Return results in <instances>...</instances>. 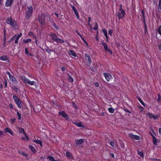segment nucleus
Masks as SVG:
<instances>
[{"instance_id": "f257e3e1", "label": "nucleus", "mask_w": 161, "mask_h": 161, "mask_svg": "<svg viewBox=\"0 0 161 161\" xmlns=\"http://www.w3.org/2000/svg\"><path fill=\"white\" fill-rule=\"evenodd\" d=\"M48 35L52 40L57 43H63L64 42V40L58 38L57 35L55 33H51L49 34Z\"/></svg>"}, {"instance_id": "f03ea898", "label": "nucleus", "mask_w": 161, "mask_h": 161, "mask_svg": "<svg viewBox=\"0 0 161 161\" xmlns=\"http://www.w3.org/2000/svg\"><path fill=\"white\" fill-rule=\"evenodd\" d=\"M27 10L25 11V19L26 20L30 19L33 15V8L32 6H27Z\"/></svg>"}, {"instance_id": "7ed1b4c3", "label": "nucleus", "mask_w": 161, "mask_h": 161, "mask_svg": "<svg viewBox=\"0 0 161 161\" xmlns=\"http://www.w3.org/2000/svg\"><path fill=\"white\" fill-rule=\"evenodd\" d=\"M21 79L25 84H27L33 86L35 85L36 83L34 81H31L29 79H27L24 75H22L20 76Z\"/></svg>"}, {"instance_id": "20e7f679", "label": "nucleus", "mask_w": 161, "mask_h": 161, "mask_svg": "<svg viewBox=\"0 0 161 161\" xmlns=\"http://www.w3.org/2000/svg\"><path fill=\"white\" fill-rule=\"evenodd\" d=\"M13 99L17 107L19 108L22 107L21 102L19 98L15 95H13Z\"/></svg>"}, {"instance_id": "39448f33", "label": "nucleus", "mask_w": 161, "mask_h": 161, "mask_svg": "<svg viewBox=\"0 0 161 161\" xmlns=\"http://www.w3.org/2000/svg\"><path fill=\"white\" fill-rule=\"evenodd\" d=\"M38 20L41 25H43L45 23V17L42 14H41L38 17Z\"/></svg>"}, {"instance_id": "423d86ee", "label": "nucleus", "mask_w": 161, "mask_h": 161, "mask_svg": "<svg viewBox=\"0 0 161 161\" xmlns=\"http://www.w3.org/2000/svg\"><path fill=\"white\" fill-rule=\"evenodd\" d=\"M125 11H120L119 12L117 13V16L119 19H123L125 16Z\"/></svg>"}, {"instance_id": "0eeeda50", "label": "nucleus", "mask_w": 161, "mask_h": 161, "mask_svg": "<svg viewBox=\"0 0 161 161\" xmlns=\"http://www.w3.org/2000/svg\"><path fill=\"white\" fill-rule=\"evenodd\" d=\"M85 57L86 60L87 61V66H90L92 63L91 58L90 56L86 53L85 54Z\"/></svg>"}, {"instance_id": "6e6552de", "label": "nucleus", "mask_w": 161, "mask_h": 161, "mask_svg": "<svg viewBox=\"0 0 161 161\" xmlns=\"http://www.w3.org/2000/svg\"><path fill=\"white\" fill-rule=\"evenodd\" d=\"M129 137L132 139L138 140L140 139V137L136 135H135L132 133H130L128 134Z\"/></svg>"}, {"instance_id": "1a4fd4ad", "label": "nucleus", "mask_w": 161, "mask_h": 161, "mask_svg": "<svg viewBox=\"0 0 161 161\" xmlns=\"http://www.w3.org/2000/svg\"><path fill=\"white\" fill-rule=\"evenodd\" d=\"M103 75L108 81H109L112 77V75L108 73H104Z\"/></svg>"}, {"instance_id": "9d476101", "label": "nucleus", "mask_w": 161, "mask_h": 161, "mask_svg": "<svg viewBox=\"0 0 161 161\" xmlns=\"http://www.w3.org/2000/svg\"><path fill=\"white\" fill-rule=\"evenodd\" d=\"M58 114L59 115L62 116L66 119H69L68 115L64 111H59Z\"/></svg>"}, {"instance_id": "9b49d317", "label": "nucleus", "mask_w": 161, "mask_h": 161, "mask_svg": "<svg viewBox=\"0 0 161 161\" xmlns=\"http://www.w3.org/2000/svg\"><path fill=\"white\" fill-rule=\"evenodd\" d=\"M9 79L13 84H16L17 83V81L14 76L12 75L9 77Z\"/></svg>"}, {"instance_id": "f8f14e48", "label": "nucleus", "mask_w": 161, "mask_h": 161, "mask_svg": "<svg viewBox=\"0 0 161 161\" xmlns=\"http://www.w3.org/2000/svg\"><path fill=\"white\" fill-rule=\"evenodd\" d=\"M150 134L153 138V144L157 146V145L158 140L156 139L155 137L154 136L152 133H151Z\"/></svg>"}, {"instance_id": "ddd939ff", "label": "nucleus", "mask_w": 161, "mask_h": 161, "mask_svg": "<svg viewBox=\"0 0 161 161\" xmlns=\"http://www.w3.org/2000/svg\"><path fill=\"white\" fill-rule=\"evenodd\" d=\"M9 25L14 29H16V27L17 25V22L15 20H14L13 22H11V24Z\"/></svg>"}, {"instance_id": "4468645a", "label": "nucleus", "mask_w": 161, "mask_h": 161, "mask_svg": "<svg viewBox=\"0 0 161 161\" xmlns=\"http://www.w3.org/2000/svg\"><path fill=\"white\" fill-rule=\"evenodd\" d=\"M102 45L103 46L105 50L107 52H108L109 51V49L108 48L106 43L104 42H101Z\"/></svg>"}, {"instance_id": "2eb2a0df", "label": "nucleus", "mask_w": 161, "mask_h": 161, "mask_svg": "<svg viewBox=\"0 0 161 161\" xmlns=\"http://www.w3.org/2000/svg\"><path fill=\"white\" fill-rule=\"evenodd\" d=\"M73 124L79 127L84 128L85 127L84 125L82 124L81 122H80L78 123H76V122H73Z\"/></svg>"}, {"instance_id": "dca6fc26", "label": "nucleus", "mask_w": 161, "mask_h": 161, "mask_svg": "<svg viewBox=\"0 0 161 161\" xmlns=\"http://www.w3.org/2000/svg\"><path fill=\"white\" fill-rule=\"evenodd\" d=\"M13 0H6L5 3V6L6 7L10 6L12 4Z\"/></svg>"}, {"instance_id": "f3484780", "label": "nucleus", "mask_w": 161, "mask_h": 161, "mask_svg": "<svg viewBox=\"0 0 161 161\" xmlns=\"http://www.w3.org/2000/svg\"><path fill=\"white\" fill-rule=\"evenodd\" d=\"M14 20H15L14 19H13L11 17L8 18L6 20V23L7 24L9 25L11 24V22H13Z\"/></svg>"}, {"instance_id": "a211bd4d", "label": "nucleus", "mask_w": 161, "mask_h": 161, "mask_svg": "<svg viewBox=\"0 0 161 161\" xmlns=\"http://www.w3.org/2000/svg\"><path fill=\"white\" fill-rule=\"evenodd\" d=\"M4 131L5 132H8L12 136H13L14 135L13 131L8 128H6L4 129Z\"/></svg>"}, {"instance_id": "6ab92c4d", "label": "nucleus", "mask_w": 161, "mask_h": 161, "mask_svg": "<svg viewBox=\"0 0 161 161\" xmlns=\"http://www.w3.org/2000/svg\"><path fill=\"white\" fill-rule=\"evenodd\" d=\"M84 139H80L79 140H75V143L76 144H81L83 142Z\"/></svg>"}, {"instance_id": "aec40b11", "label": "nucleus", "mask_w": 161, "mask_h": 161, "mask_svg": "<svg viewBox=\"0 0 161 161\" xmlns=\"http://www.w3.org/2000/svg\"><path fill=\"white\" fill-rule=\"evenodd\" d=\"M141 13L142 14V19L143 20V22H145L146 21L145 20V13H144V11L143 9H142L141 10Z\"/></svg>"}, {"instance_id": "412c9836", "label": "nucleus", "mask_w": 161, "mask_h": 161, "mask_svg": "<svg viewBox=\"0 0 161 161\" xmlns=\"http://www.w3.org/2000/svg\"><path fill=\"white\" fill-rule=\"evenodd\" d=\"M29 146L31 151L33 153H35L36 152V150L33 146L31 145H29Z\"/></svg>"}, {"instance_id": "4be33fe9", "label": "nucleus", "mask_w": 161, "mask_h": 161, "mask_svg": "<svg viewBox=\"0 0 161 161\" xmlns=\"http://www.w3.org/2000/svg\"><path fill=\"white\" fill-rule=\"evenodd\" d=\"M69 54L70 55H72L75 57L76 56V53L71 50H69Z\"/></svg>"}, {"instance_id": "5701e85b", "label": "nucleus", "mask_w": 161, "mask_h": 161, "mask_svg": "<svg viewBox=\"0 0 161 161\" xmlns=\"http://www.w3.org/2000/svg\"><path fill=\"white\" fill-rule=\"evenodd\" d=\"M67 75L68 76V79L70 82H72L74 81V79L69 74H67Z\"/></svg>"}, {"instance_id": "b1692460", "label": "nucleus", "mask_w": 161, "mask_h": 161, "mask_svg": "<svg viewBox=\"0 0 161 161\" xmlns=\"http://www.w3.org/2000/svg\"><path fill=\"white\" fill-rule=\"evenodd\" d=\"M69 5L71 6V7L72 8V10L74 11L75 14H76L78 13V12L77 11L76 9V8L73 5L70 4H69Z\"/></svg>"}, {"instance_id": "393cba45", "label": "nucleus", "mask_w": 161, "mask_h": 161, "mask_svg": "<svg viewBox=\"0 0 161 161\" xmlns=\"http://www.w3.org/2000/svg\"><path fill=\"white\" fill-rule=\"evenodd\" d=\"M8 59V57L5 55H3L0 57V60L4 61H6Z\"/></svg>"}, {"instance_id": "a878e982", "label": "nucleus", "mask_w": 161, "mask_h": 161, "mask_svg": "<svg viewBox=\"0 0 161 161\" xmlns=\"http://www.w3.org/2000/svg\"><path fill=\"white\" fill-rule=\"evenodd\" d=\"M34 142L37 144H40L41 147L42 146V142L41 140L35 139L34 140Z\"/></svg>"}, {"instance_id": "bb28decb", "label": "nucleus", "mask_w": 161, "mask_h": 161, "mask_svg": "<svg viewBox=\"0 0 161 161\" xmlns=\"http://www.w3.org/2000/svg\"><path fill=\"white\" fill-rule=\"evenodd\" d=\"M6 43V31L4 29V34H3V43L4 46L5 44Z\"/></svg>"}, {"instance_id": "cd10ccee", "label": "nucleus", "mask_w": 161, "mask_h": 161, "mask_svg": "<svg viewBox=\"0 0 161 161\" xmlns=\"http://www.w3.org/2000/svg\"><path fill=\"white\" fill-rule=\"evenodd\" d=\"M137 98L142 105H143L144 107H146L145 104L142 101V100L140 97H137Z\"/></svg>"}, {"instance_id": "c85d7f7f", "label": "nucleus", "mask_w": 161, "mask_h": 161, "mask_svg": "<svg viewBox=\"0 0 161 161\" xmlns=\"http://www.w3.org/2000/svg\"><path fill=\"white\" fill-rule=\"evenodd\" d=\"M66 156L69 158H71L72 157V154L69 151H67L66 153Z\"/></svg>"}, {"instance_id": "c756f323", "label": "nucleus", "mask_w": 161, "mask_h": 161, "mask_svg": "<svg viewBox=\"0 0 161 161\" xmlns=\"http://www.w3.org/2000/svg\"><path fill=\"white\" fill-rule=\"evenodd\" d=\"M32 40L31 39H23V42L25 43H27L29 42H31Z\"/></svg>"}, {"instance_id": "7c9ffc66", "label": "nucleus", "mask_w": 161, "mask_h": 161, "mask_svg": "<svg viewBox=\"0 0 161 161\" xmlns=\"http://www.w3.org/2000/svg\"><path fill=\"white\" fill-rule=\"evenodd\" d=\"M22 35V33H20L18 36L15 35L14 36H15L14 37L15 39H16L18 40L20 37Z\"/></svg>"}, {"instance_id": "2f4dec72", "label": "nucleus", "mask_w": 161, "mask_h": 161, "mask_svg": "<svg viewBox=\"0 0 161 161\" xmlns=\"http://www.w3.org/2000/svg\"><path fill=\"white\" fill-rule=\"evenodd\" d=\"M158 11L161 12V0H159Z\"/></svg>"}, {"instance_id": "473e14b6", "label": "nucleus", "mask_w": 161, "mask_h": 161, "mask_svg": "<svg viewBox=\"0 0 161 161\" xmlns=\"http://www.w3.org/2000/svg\"><path fill=\"white\" fill-rule=\"evenodd\" d=\"M108 112L111 113H113L114 111V109L112 107L108 108Z\"/></svg>"}, {"instance_id": "72a5a7b5", "label": "nucleus", "mask_w": 161, "mask_h": 161, "mask_svg": "<svg viewBox=\"0 0 161 161\" xmlns=\"http://www.w3.org/2000/svg\"><path fill=\"white\" fill-rule=\"evenodd\" d=\"M45 51L46 52L50 53L52 52H53L54 50H52L51 49H50L48 48L47 47V48L45 49Z\"/></svg>"}, {"instance_id": "f704fd0d", "label": "nucleus", "mask_w": 161, "mask_h": 161, "mask_svg": "<svg viewBox=\"0 0 161 161\" xmlns=\"http://www.w3.org/2000/svg\"><path fill=\"white\" fill-rule=\"evenodd\" d=\"M102 31L103 32V34H104V36H105L106 38H107V37L108 36L107 35V32L106 31V30L105 29H103L102 30Z\"/></svg>"}, {"instance_id": "c9c22d12", "label": "nucleus", "mask_w": 161, "mask_h": 161, "mask_svg": "<svg viewBox=\"0 0 161 161\" xmlns=\"http://www.w3.org/2000/svg\"><path fill=\"white\" fill-rule=\"evenodd\" d=\"M146 115L147 116H148L150 119H152L153 118V114L151 113H148Z\"/></svg>"}, {"instance_id": "e433bc0d", "label": "nucleus", "mask_w": 161, "mask_h": 161, "mask_svg": "<svg viewBox=\"0 0 161 161\" xmlns=\"http://www.w3.org/2000/svg\"><path fill=\"white\" fill-rule=\"evenodd\" d=\"M137 154L139 155L140 156L142 157H144L143 153L142 151H138Z\"/></svg>"}, {"instance_id": "4c0bfd02", "label": "nucleus", "mask_w": 161, "mask_h": 161, "mask_svg": "<svg viewBox=\"0 0 161 161\" xmlns=\"http://www.w3.org/2000/svg\"><path fill=\"white\" fill-rule=\"evenodd\" d=\"M28 35L30 36L33 37L35 39H36V37L34 36L33 33L32 32H29L28 33Z\"/></svg>"}, {"instance_id": "58836bf2", "label": "nucleus", "mask_w": 161, "mask_h": 161, "mask_svg": "<svg viewBox=\"0 0 161 161\" xmlns=\"http://www.w3.org/2000/svg\"><path fill=\"white\" fill-rule=\"evenodd\" d=\"M98 28V24L97 22H95V26L93 28V29L94 30H97Z\"/></svg>"}, {"instance_id": "ea45409f", "label": "nucleus", "mask_w": 161, "mask_h": 161, "mask_svg": "<svg viewBox=\"0 0 161 161\" xmlns=\"http://www.w3.org/2000/svg\"><path fill=\"white\" fill-rule=\"evenodd\" d=\"M15 36H13L8 42V43L9 44L12 43L15 39Z\"/></svg>"}, {"instance_id": "a19ab883", "label": "nucleus", "mask_w": 161, "mask_h": 161, "mask_svg": "<svg viewBox=\"0 0 161 161\" xmlns=\"http://www.w3.org/2000/svg\"><path fill=\"white\" fill-rule=\"evenodd\" d=\"M159 115H154L153 114V118L154 120L157 119L159 117Z\"/></svg>"}, {"instance_id": "79ce46f5", "label": "nucleus", "mask_w": 161, "mask_h": 161, "mask_svg": "<svg viewBox=\"0 0 161 161\" xmlns=\"http://www.w3.org/2000/svg\"><path fill=\"white\" fill-rule=\"evenodd\" d=\"M158 99L157 100V101L158 102H161V96L160 94L159 93H158Z\"/></svg>"}, {"instance_id": "37998d69", "label": "nucleus", "mask_w": 161, "mask_h": 161, "mask_svg": "<svg viewBox=\"0 0 161 161\" xmlns=\"http://www.w3.org/2000/svg\"><path fill=\"white\" fill-rule=\"evenodd\" d=\"M17 115L19 120H21V114L18 111L17 112Z\"/></svg>"}, {"instance_id": "c03bdc74", "label": "nucleus", "mask_w": 161, "mask_h": 161, "mask_svg": "<svg viewBox=\"0 0 161 161\" xmlns=\"http://www.w3.org/2000/svg\"><path fill=\"white\" fill-rule=\"evenodd\" d=\"M19 129L20 133H23L25 131L24 129L22 128L19 127Z\"/></svg>"}, {"instance_id": "a18cd8bd", "label": "nucleus", "mask_w": 161, "mask_h": 161, "mask_svg": "<svg viewBox=\"0 0 161 161\" xmlns=\"http://www.w3.org/2000/svg\"><path fill=\"white\" fill-rule=\"evenodd\" d=\"M161 25H160L158 27V29L157 31L158 32V33L161 35Z\"/></svg>"}, {"instance_id": "49530a36", "label": "nucleus", "mask_w": 161, "mask_h": 161, "mask_svg": "<svg viewBox=\"0 0 161 161\" xmlns=\"http://www.w3.org/2000/svg\"><path fill=\"white\" fill-rule=\"evenodd\" d=\"M12 89L14 90L16 93L18 92L19 89L18 88L16 87H13L12 88Z\"/></svg>"}, {"instance_id": "de8ad7c7", "label": "nucleus", "mask_w": 161, "mask_h": 161, "mask_svg": "<svg viewBox=\"0 0 161 161\" xmlns=\"http://www.w3.org/2000/svg\"><path fill=\"white\" fill-rule=\"evenodd\" d=\"M108 143L110 144V145L112 146L113 147H114V145L115 144L114 142V141H110L108 142Z\"/></svg>"}, {"instance_id": "09e8293b", "label": "nucleus", "mask_w": 161, "mask_h": 161, "mask_svg": "<svg viewBox=\"0 0 161 161\" xmlns=\"http://www.w3.org/2000/svg\"><path fill=\"white\" fill-rule=\"evenodd\" d=\"M113 30L111 29H109L108 31V33L109 34L110 36H112V33L113 32Z\"/></svg>"}, {"instance_id": "8fccbe9b", "label": "nucleus", "mask_w": 161, "mask_h": 161, "mask_svg": "<svg viewBox=\"0 0 161 161\" xmlns=\"http://www.w3.org/2000/svg\"><path fill=\"white\" fill-rule=\"evenodd\" d=\"M53 27L57 30L58 29V26L55 24L54 22H53Z\"/></svg>"}, {"instance_id": "3c124183", "label": "nucleus", "mask_w": 161, "mask_h": 161, "mask_svg": "<svg viewBox=\"0 0 161 161\" xmlns=\"http://www.w3.org/2000/svg\"><path fill=\"white\" fill-rule=\"evenodd\" d=\"M15 120H16V119L15 118L11 119H10V121L11 122L10 123L12 124H14L15 122Z\"/></svg>"}, {"instance_id": "603ef678", "label": "nucleus", "mask_w": 161, "mask_h": 161, "mask_svg": "<svg viewBox=\"0 0 161 161\" xmlns=\"http://www.w3.org/2000/svg\"><path fill=\"white\" fill-rule=\"evenodd\" d=\"M125 112L130 114L131 113L128 109L126 108H123Z\"/></svg>"}, {"instance_id": "864d4df0", "label": "nucleus", "mask_w": 161, "mask_h": 161, "mask_svg": "<svg viewBox=\"0 0 161 161\" xmlns=\"http://www.w3.org/2000/svg\"><path fill=\"white\" fill-rule=\"evenodd\" d=\"M88 25H89L90 26H91V25L90 24V22L91 20V18L90 17H88Z\"/></svg>"}, {"instance_id": "5fc2aeb1", "label": "nucleus", "mask_w": 161, "mask_h": 161, "mask_svg": "<svg viewBox=\"0 0 161 161\" xmlns=\"http://www.w3.org/2000/svg\"><path fill=\"white\" fill-rule=\"evenodd\" d=\"M4 83L5 85V88L7 87V81L6 79L4 80Z\"/></svg>"}, {"instance_id": "6e6d98bb", "label": "nucleus", "mask_w": 161, "mask_h": 161, "mask_svg": "<svg viewBox=\"0 0 161 161\" xmlns=\"http://www.w3.org/2000/svg\"><path fill=\"white\" fill-rule=\"evenodd\" d=\"M75 31L77 34L81 38V39L82 38H83L78 31L76 30Z\"/></svg>"}, {"instance_id": "4d7b16f0", "label": "nucleus", "mask_w": 161, "mask_h": 161, "mask_svg": "<svg viewBox=\"0 0 161 161\" xmlns=\"http://www.w3.org/2000/svg\"><path fill=\"white\" fill-rule=\"evenodd\" d=\"M119 10L120 11H125V10L122 8V5L121 4H120L119 5Z\"/></svg>"}, {"instance_id": "13d9d810", "label": "nucleus", "mask_w": 161, "mask_h": 161, "mask_svg": "<svg viewBox=\"0 0 161 161\" xmlns=\"http://www.w3.org/2000/svg\"><path fill=\"white\" fill-rule=\"evenodd\" d=\"M82 40H83V42L85 43V44L86 45L87 47H88V44L87 42L86 41L85 39L84 38H82Z\"/></svg>"}, {"instance_id": "bf43d9fd", "label": "nucleus", "mask_w": 161, "mask_h": 161, "mask_svg": "<svg viewBox=\"0 0 161 161\" xmlns=\"http://www.w3.org/2000/svg\"><path fill=\"white\" fill-rule=\"evenodd\" d=\"M139 108L140 109H141L140 110V112L141 113L143 112V107L142 106H139Z\"/></svg>"}, {"instance_id": "052dcab7", "label": "nucleus", "mask_w": 161, "mask_h": 161, "mask_svg": "<svg viewBox=\"0 0 161 161\" xmlns=\"http://www.w3.org/2000/svg\"><path fill=\"white\" fill-rule=\"evenodd\" d=\"M29 52L28 50V49L27 48H25V53L26 55H27L28 54H29Z\"/></svg>"}, {"instance_id": "680f3d73", "label": "nucleus", "mask_w": 161, "mask_h": 161, "mask_svg": "<svg viewBox=\"0 0 161 161\" xmlns=\"http://www.w3.org/2000/svg\"><path fill=\"white\" fill-rule=\"evenodd\" d=\"M144 33L146 35H148V30L147 29H144Z\"/></svg>"}, {"instance_id": "e2e57ef3", "label": "nucleus", "mask_w": 161, "mask_h": 161, "mask_svg": "<svg viewBox=\"0 0 161 161\" xmlns=\"http://www.w3.org/2000/svg\"><path fill=\"white\" fill-rule=\"evenodd\" d=\"M143 24H144V29H147V25L146 24V21H145V22H143Z\"/></svg>"}, {"instance_id": "0e129e2a", "label": "nucleus", "mask_w": 161, "mask_h": 161, "mask_svg": "<svg viewBox=\"0 0 161 161\" xmlns=\"http://www.w3.org/2000/svg\"><path fill=\"white\" fill-rule=\"evenodd\" d=\"M21 154L24 156L25 157H27L28 156L27 153H25L24 152H22Z\"/></svg>"}, {"instance_id": "69168bd1", "label": "nucleus", "mask_w": 161, "mask_h": 161, "mask_svg": "<svg viewBox=\"0 0 161 161\" xmlns=\"http://www.w3.org/2000/svg\"><path fill=\"white\" fill-rule=\"evenodd\" d=\"M9 107L12 108V109H13V104L11 103L9 105Z\"/></svg>"}, {"instance_id": "338daca9", "label": "nucleus", "mask_w": 161, "mask_h": 161, "mask_svg": "<svg viewBox=\"0 0 161 161\" xmlns=\"http://www.w3.org/2000/svg\"><path fill=\"white\" fill-rule=\"evenodd\" d=\"M94 85H95V86L97 87H98L99 86V83L97 82L95 83Z\"/></svg>"}, {"instance_id": "774afa93", "label": "nucleus", "mask_w": 161, "mask_h": 161, "mask_svg": "<svg viewBox=\"0 0 161 161\" xmlns=\"http://www.w3.org/2000/svg\"><path fill=\"white\" fill-rule=\"evenodd\" d=\"M6 74L8 75L9 77L12 75L9 71H7L6 72Z\"/></svg>"}]
</instances>
